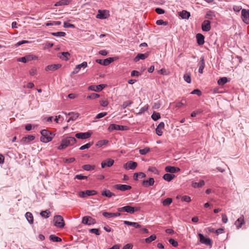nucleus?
Returning a JSON list of instances; mask_svg holds the SVG:
<instances>
[{"mask_svg": "<svg viewBox=\"0 0 249 249\" xmlns=\"http://www.w3.org/2000/svg\"><path fill=\"white\" fill-rule=\"evenodd\" d=\"M76 139L72 137H68L63 139L60 144L57 147L59 150L65 149L69 146L72 145L76 142Z\"/></svg>", "mask_w": 249, "mask_h": 249, "instance_id": "obj_1", "label": "nucleus"}, {"mask_svg": "<svg viewBox=\"0 0 249 249\" xmlns=\"http://www.w3.org/2000/svg\"><path fill=\"white\" fill-rule=\"evenodd\" d=\"M40 133L41 134L40 138V141L45 143L51 141L54 136L53 133L46 129L42 130Z\"/></svg>", "mask_w": 249, "mask_h": 249, "instance_id": "obj_2", "label": "nucleus"}, {"mask_svg": "<svg viewBox=\"0 0 249 249\" xmlns=\"http://www.w3.org/2000/svg\"><path fill=\"white\" fill-rule=\"evenodd\" d=\"M140 207H131L130 206H126L123 207L118 208L117 210L118 212H124L130 213H133L135 212L140 211Z\"/></svg>", "mask_w": 249, "mask_h": 249, "instance_id": "obj_3", "label": "nucleus"}, {"mask_svg": "<svg viewBox=\"0 0 249 249\" xmlns=\"http://www.w3.org/2000/svg\"><path fill=\"white\" fill-rule=\"evenodd\" d=\"M54 225L58 228H62L65 226L64 219L62 216L55 215L53 218Z\"/></svg>", "mask_w": 249, "mask_h": 249, "instance_id": "obj_4", "label": "nucleus"}, {"mask_svg": "<svg viewBox=\"0 0 249 249\" xmlns=\"http://www.w3.org/2000/svg\"><path fill=\"white\" fill-rule=\"evenodd\" d=\"M37 57L33 54H28L24 57L18 58L17 59L18 62H21L23 63H27L30 61L36 59Z\"/></svg>", "mask_w": 249, "mask_h": 249, "instance_id": "obj_5", "label": "nucleus"}, {"mask_svg": "<svg viewBox=\"0 0 249 249\" xmlns=\"http://www.w3.org/2000/svg\"><path fill=\"white\" fill-rule=\"evenodd\" d=\"M109 11L107 10H99L96 18L99 19H106L109 17Z\"/></svg>", "mask_w": 249, "mask_h": 249, "instance_id": "obj_6", "label": "nucleus"}, {"mask_svg": "<svg viewBox=\"0 0 249 249\" xmlns=\"http://www.w3.org/2000/svg\"><path fill=\"white\" fill-rule=\"evenodd\" d=\"M199 238V241L201 243L209 246L210 247L212 246V240L209 238H205L201 233L198 234Z\"/></svg>", "mask_w": 249, "mask_h": 249, "instance_id": "obj_7", "label": "nucleus"}, {"mask_svg": "<svg viewBox=\"0 0 249 249\" xmlns=\"http://www.w3.org/2000/svg\"><path fill=\"white\" fill-rule=\"evenodd\" d=\"M97 194V191L95 190H86L79 192V196L83 198L89 196H94Z\"/></svg>", "mask_w": 249, "mask_h": 249, "instance_id": "obj_8", "label": "nucleus"}, {"mask_svg": "<svg viewBox=\"0 0 249 249\" xmlns=\"http://www.w3.org/2000/svg\"><path fill=\"white\" fill-rule=\"evenodd\" d=\"M82 223L85 225H91L96 223V220L89 216H86L83 217Z\"/></svg>", "mask_w": 249, "mask_h": 249, "instance_id": "obj_9", "label": "nucleus"}, {"mask_svg": "<svg viewBox=\"0 0 249 249\" xmlns=\"http://www.w3.org/2000/svg\"><path fill=\"white\" fill-rule=\"evenodd\" d=\"M241 17L243 21L246 24H249V11L245 9L241 11Z\"/></svg>", "mask_w": 249, "mask_h": 249, "instance_id": "obj_10", "label": "nucleus"}, {"mask_svg": "<svg viewBox=\"0 0 249 249\" xmlns=\"http://www.w3.org/2000/svg\"><path fill=\"white\" fill-rule=\"evenodd\" d=\"M125 126L123 125H120L114 124H112L109 125L108 130L109 131H112L114 130H124Z\"/></svg>", "mask_w": 249, "mask_h": 249, "instance_id": "obj_11", "label": "nucleus"}, {"mask_svg": "<svg viewBox=\"0 0 249 249\" xmlns=\"http://www.w3.org/2000/svg\"><path fill=\"white\" fill-rule=\"evenodd\" d=\"M113 187L115 189L121 191L129 190L132 188L131 186L130 185L121 184H116L113 186Z\"/></svg>", "mask_w": 249, "mask_h": 249, "instance_id": "obj_12", "label": "nucleus"}, {"mask_svg": "<svg viewBox=\"0 0 249 249\" xmlns=\"http://www.w3.org/2000/svg\"><path fill=\"white\" fill-rule=\"evenodd\" d=\"M105 87L106 85L104 84H100L97 86L91 85L88 87V89L96 92H99L101 91L104 88H105Z\"/></svg>", "mask_w": 249, "mask_h": 249, "instance_id": "obj_13", "label": "nucleus"}, {"mask_svg": "<svg viewBox=\"0 0 249 249\" xmlns=\"http://www.w3.org/2000/svg\"><path fill=\"white\" fill-rule=\"evenodd\" d=\"M114 61V59L113 58L109 57L107 59H105L104 60L102 59H96V62L100 64L101 65H104V66H107L109 64H110L111 62H112Z\"/></svg>", "mask_w": 249, "mask_h": 249, "instance_id": "obj_14", "label": "nucleus"}, {"mask_svg": "<svg viewBox=\"0 0 249 249\" xmlns=\"http://www.w3.org/2000/svg\"><path fill=\"white\" fill-rule=\"evenodd\" d=\"M137 163L133 161L127 162L124 165V168L126 170L135 169L137 166Z\"/></svg>", "mask_w": 249, "mask_h": 249, "instance_id": "obj_15", "label": "nucleus"}, {"mask_svg": "<svg viewBox=\"0 0 249 249\" xmlns=\"http://www.w3.org/2000/svg\"><path fill=\"white\" fill-rule=\"evenodd\" d=\"M114 160L111 159H107L106 160L103 161L101 163V167L104 168L105 167H110L113 165Z\"/></svg>", "mask_w": 249, "mask_h": 249, "instance_id": "obj_16", "label": "nucleus"}, {"mask_svg": "<svg viewBox=\"0 0 249 249\" xmlns=\"http://www.w3.org/2000/svg\"><path fill=\"white\" fill-rule=\"evenodd\" d=\"M202 30L203 31L208 32L211 30V22L209 20H205L202 23Z\"/></svg>", "mask_w": 249, "mask_h": 249, "instance_id": "obj_17", "label": "nucleus"}, {"mask_svg": "<svg viewBox=\"0 0 249 249\" xmlns=\"http://www.w3.org/2000/svg\"><path fill=\"white\" fill-rule=\"evenodd\" d=\"M154 179L152 178H149L148 180H144L142 182V185L144 187H148L154 185Z\"/></svg>", "mask_w": 249, "mask_h": 249, "instance_id": "obj_18", "label": "nucleus"}, {"mask_svg": "<svg viewBox=\"0 0 249 249\" xmlns=\"http://www.w3.org/2000/svg\"><path fill=\"white\" fill-rule=\"evenodd\" d=\"M164 128V123L163 122H160L157 126L156 129V133L158 136H161L163 132L162 130Z\"/></svg>", "mask_w": 249, "mask_h": 249, "instance_id": "obj_19", "label": "nucleus"}, {"mask_svg": "<svg viewBox=\"0 0 249 249\" xmlns=\"http://www.w3.org/2000/svg\"><path fill=\"white\" fill-rule=\"evenodd\" d=\"M35 137L33 135H28L27 137H24L21 140V142L23 144H27L30 142L34 140Z\"/></svg>", "mask_w": 249, "mask_h": 249, "instance_id": "obj_20", "label": "nucleus"}, {"mask_svg": "<svg viewBox=\"0 0 249 249\" xmlns=\"http://www.w3.org/2000/svg\"><path fill=\"white\" fill-rule=\"evenodd\" d=\"M61 67V64H52V65L47 66L45 68V70L46 71H54L58 70V69H59Z\"/></svg>", "mask_w": 249, "mask_h": 249, "instance_id": "obj_21", "label": "nucleus"}, {"mask_svg": "<svg viewBox=\"0 0 249 249\" xmlns=\"http://www.w3.org/2000/svg\"><path fill=\"white\" fill-rule=\"evenodd\" d=\"M180 170L179 168H176L174 166H167L165 168V171L167 173H175Z\"/></svg>", "mask_w": 249, "mask_h": 249, "instance_id": "obj_22", "label": "nucleus"}, {"mask_svg": "<svg viewBox=\"0 0 249 249\" xmlns=\"http://www.w3.org/2000/svg\"><path fill=\"white\" fill-rule=\"evenodd\" d=\"M244 223V217L243 215H242L239 218H238L235 222V225H236L237 229L240 228Z\"/></svg>", "mask_w": 249, "mask_h": 249, "instance_id": "obj_23", "label": "nucleus"}, {"mask_svg": "<svg viewBox=\"0 0 249 249\" xmlns=\"http://www.w3.org/2000/svg\"><path fill=\"white\" fill-rule=\"evenodd\" d=\"M92 133L88 131L85 133H79V139H86L91 136Z\"/></svg>", "mask_w": 249, "mask_h": 249, "instance_id": "obj_24", "label": "nucleus"}, {"mask_svg": "<svg viewBox=\"0 0 249 249\" xmlns=\"http://www.w3.org/2000/svg\"><path fill=\"white\" fill-rule=\"evenodd\" d=\"M197 43L198 45H201L204 43V36L201 34H197L196 35Z\"/></svg>", "mask_w": 249, "mask_h": 249, "instance_id": "obj_25", "label": "nucleus"}, {"mask_svg": "<svg viewBox=\"0 0 249 249\" xmlns=\"http://www.w3.org/2000/svg\"><path fill=\"white\" fill-rule=\"evenodd\" d=\"M205 60L204 57H202L200 58V61L199 63V69H198V72L200 73H203V70L205 67Z\"/></svg>", "mask_w": 249, "mask_h": 249, "instance_id": "obj_26", "label": "nucleus"}, {"mask_svg": "<svg viewBox=\"0 0 249 249\" xmlns=\"http://www.w3.org/2000/svg\"><path fill=\"white\" fill-rule=\"evenodd\" d=\"M70 53L68 52H63L61 53H59L58 54V56L61 59L64 60H67L69 59L70 57Z\"/></svg>", "mask_w": 249, "mask_h": 249, "instance_id": "obj_27", "label": "nucleus"}, {"mask_svg": "<svg viewBox=\"0 0 249 249\" xmlns=\"http://www.w3.org/2000/svg\"><path fill=\"white\" fill-rule=\"evenodd\" d=\"M148 57V54L146 53H139L134 59L135 62L139 61L140 59L143 60Z\"/></svg>", "mask_w": 249, "mask_h": 249, "instance_id": "obj_28", "label": "nucleus"}, {"mask_svg": "<svg viewBox=\"0 0 249 249\" xmlns=\"http://www.w3.org/2000/svg\"><path fill=\"white\" fill-rule=\"evenodd\" d=\"M70 116L69 118L67 120V122L70 123L71 121H75L78 118V114L74 113L73 112H70L68 114Z\"/></svg>", "mask_w": 249, "mask_h": 249, "instance_id": "obj_29", "label": "nucleus"}, {"mask_svg": "<svg viewBox=\"0 0 249 249\" xmlns=\"http://www.w3.org/2000/svg\"><path fill=\"white\" fill-rule=\"evenodd\" d=\"M175 178V175L174 174H165L163 176V178L167 181H170Z\"/></svg>", "mask_w": 249, "mask_h": 249, "instance_id": "obj_30", "label": "nucleus"}, {"mask_svg": "<svg viewBox=\"0 0 249 249\" xmlns=\"http://www.w3.org/2000/svg\"><path fill=\"white\" fill-rule=\"evenodd\" d=\"M124 223L127 225L132 226L135 228H140L141 227V226L137 222H130L128 221H124Z\"/></svg>", "mask_w": 249, "mask_h": 249, "instance_id": "obj_31", "label": "nucleus"}, {"mask_svg": "<svg viewBox=\"0 0 249 249\" xmlns=\"http://www.w3.org/2000/svg\"><path fill=\"white\" fill-rule=\"evenodd\" d=\"M179 16L183 19H188L190 17V13L186 10H183L180 12Z\"/></svg>", "mask_w": 249, "mask_h": 249, "instance_id": "obj_32", "label": "nucleus"}, {"mask_svg": "<svg viewBox=\"0 0 249 249\" xmlns=\"http://www.w3.org/2000/svg\"><path fill=\"white\" fill-rule=\"evenodd\" d=\"M102 196H105L107 197H111L113 196H115V195L111 192L109 190H106L102 192Z\"/></svg>", "mask_w": 249, "mask_h": 249, "instance_id": "obj_33", "label": "nucleus"}, {"mask_svg": "<svg viewBox=\"0 0 249 249\" xmlns=\"http://www.w3.org/2000/svg\"><path fill=\"white\" fill-rule=\"evenodd\" d=\"M70 0H61L55 3V6L68 5L70 3Z\"/></svg>", "mask_w": 249, "mask_h": 249, "instance_id": "obj_34", "label": "nucleus"}, {"mask_svg": "<svg viewBox=\"0 0 249 249\" xmlns=\"http://www.w3.org/2000/svg\"><path fill=\"white\" fill-rule=\"evenodd\" d=\"M205 184L204 181L202 180L199 182H193L192 186L194 188H200L203 186Z\"/></svg>", "mask_w": 249, "mask_h": 249, "instance_id": "obj_35", "label": "nucleus"}, {"mask_svg": "<svg viewBox=\"0 0 249 249\" xmlns=\"http://www.w3.org/2000/svg\"><path fill=\"white\" fill-rule=\"evenodd\" d=\"M25 217H26L27 220H28V221L30 223L32 224L33 223L34 218H33V214H32V213H31L30 212H27L25 214Z\"/></svg>", "mask_w": 249, "mask_h": 249, "instance_id": "obj_36", "label": "nucleus"}, {"mask_svg": "<svg viewBox=\"0 0 249 249\" xmlns=\"http://www.w3.org/2000/svg\"><path fill=\"white\" fill-rule=\"evenodd\" d=\"M156 236L155 234H152L149 237L145 239V241L146 243H150L151 242L155 240L156 239Z\"/></svg>", "mask_w": 249, "mask_h": 249, "instance_id": "obj_37", "label": "nucleus"}, {"mask_svg": "<svg viewBox=\"0 0 249 249\" xmlns=\"http://www.w3.org/2000/svg\"><path fill=\"white\" fill-rule=\"evenodd\" d=\"M108 142V141L106 140H100L97 142L96 144V146L99 147H101L103 145H106Z\"/></svg>", "mask_w": 249, "mask_h": 249, "instance_id": "obj_38", "label": "nucleus"}, {"mask_svg": "<svg viewBox=\"0 0 249 249\" xmlns=\"http://www.w3.org/2000/svg\"><path fill=\"white\" fill-rule=\"evenodd\" d=\"M50 240L53 242H60L62 241L61 239L54 234H51L49 236Z\"/></svg>", "mask_w": 249, "mask_h": 249, "instance_id": "obj_39", "label": "nucleus"}, {"mask_svg": "<svg viewBox=\"0 0 249 249\" xmlns=\"http://www.w3.org/2000/svg\"><path fill=\"white\" fill-rule=\"evenodd\" d=\"M94 165H91L89 164H86L82 166V168L86 171L93 170L95 169Z\"/></svg>", "mask_w": 249, "mask_h": 249, "instance_id": "obj_40", "label": "nucleus"}, {"mask_svg": "<svg viewBox=\"0 0 249 249\" xmlns=\"http://www.w3.org/2000/svg\"><path fill=\"white\" fill-rule=\"evenodd\" d=\"M151 118L154 121H157L160 118V114L159 112H154L151 115Z\"/></svg>", "mask_w": 249, "mask_h": 249, "instance_id": "obj_41", "label": "nucleus"}, {"mask_svg": "<svg viewBox=\"0 0 249 249\" xmlns=\"http://www.w3.org/2000/svg\"><path fill=\"white\" fill-rule=\"evenodd\" d=\"M227 82H228L227 78L225 77H224L220 78L218 80L217 83L219 85L223 86L224 84H225Z\"/></svg>", "mask_w": 249, "mask_h": 249, "instance_id": "obj_42", "label": "nucleus"}, {"mask_svg": "<svg viewBox=\"0 0 249 249\" xmlns=\"http://www.w3.org/2000/svg\"><path fill=\"white\" fill-rule=\"evenodd\" d=\"M183 78L187 83H190L191 82V74L190 73H185Z\"/></svg>", "mask_w": 249, "mask_h": 249, "instance_id": "obj_43", "label": "nucleus"}, {"mask_svg": "<svg viewBox=\"0 0 249 249\" xmlns=\"http://www.w3.org/2000/svg\"><path fill=\"white\" fill-rule=\"evenodd\" d=\"M172 202V199L171 198H167L164 199L162 203V205L164 206H167L170 205Z\"/></svg>", "mask_w": 249, "mask_h": 249, "instance_id": "obj_44", "label": "nucleus"}, {"mask_svg": "<svg viewBox=\"0 0 249 249\" xmlns=\"http://www.w3.org/2000/svg\"><path fill=\"white\" fill-rule=\"evenodd\" d=\"M149 151H150V148L148 147H146L142 149H140L139 153L141 155H146Z\"/></svg>", "mask_w": 249, "mask_h": 249, "instance_id": "obj_45", "label": "nucleus"}, {"mask_svg": "<svg viewBox=\"0 0 249 249\" xmlns=\"http://www.w3.org/2000/svg\"><path fill=\"white\" fill-rule=\"evenodd\" d=\"M52 35L54 36L60 37L64 36L66 35V33L63 32H58L55 33H52Z\"/></svg>", "mask_w": 249, "mask_h": 249, "instance_id": "obj_46", "label": "nucleus"}, {"mask_svg": "<svg viewBox=\"0 0 249 249\" xmlns=\"http://www.w3.org/2000/svg\"><path fill=\"white\" fill-rule=\"evenodd\" d=\"M100 95L98 94L92 93L90 95L87 96V99H95L99 98Z\"/></svg>", "mask_w": 249, "mask_h": 249, "instance_id": "obj_47", "label": "nucleus"}, {"mask_svg": "<svg viewBox=\"0 0 249 249\" xmlns=\"http://www.w3.org/2000/svg\"><path fill=\"white\" fill-rule=\"evenodd\" d=\"M49 214H50V212H48L47 210L46 211H42L41 213H40V215L42 217H44V218H48L49 217Z\"/></svg>", "mask_w": 249, "mask_h": 249, "instance_id": "obj_48", "label": "nucleus"}, {"mask_svg": "<svg viewBox=\"0 0 249 249\" xmlns=\"http://www.w3.org/2000/svg\"><path fill=\"white\" fill-rule=\"evenodd\" d=\"M132 103L133 102L130 100L125 101L123 103V104L122 105V107L123 108H125L126 107H127L128 106L131 105L132 104Z\"/></svg>", "mask_w": 249, "mask_h": 249, "instance_id": "obj_49", "label": "nucleus"}, {"mask_svg": "<svg viewBox=\"0 0 249 249\" xmlns=\"http://www.w3.org/2000/svg\"><path fill=\"white\" fill-rule=\"evenodd\" d=\"M103 215L107 218L113 217V213L108 212H103Z\"/></svg>", "mask_w": 249, "mask_h": 249, "instance_id": "obj_50", "label": "nucleus"}, {"mask_svg": "<svg viewBox=\"0 0 249 249\" xmlns=\"http://www.w3.org/2000/svg\"><path fill=\"white\" fill-rule=\"evenodd\" d=\"M89 231L92 233H94L97 235H99L100 234L99 230L98 229H91L89 230Z\"/></svg>", "mask_w": 249, "mask_h": 249, "instance_id": "obj_51", "label": "nucleus"}, {"mask_svg": "<svg viewBox=\"0 0 249 249\" xmlns=\"http://www.w3.org/2000/svg\"><path fill=\"white\" fill-rule=\"evenodd\" d=\"M92 143H88L82 146H81L80 148H79V149L80 150H84L85 149H88L90 147V146L92 145Z\"/></svg>", "mask_w": 249, "mask_h": 249, "instance_id": "obj_52", "label": "nucleus"}, {"mask_svg": "<svg viewBox=\"0 0 249 249\" xmlns=\"http://www.w3.org/2000/svg\"><path fill=\"white\" fill-rule=\"evenodd\" d=\"M169 242L174 247H177L178 246V242L174 239H170L169 240Z\"/></svg>", "mask_w": 249, "mask_h": 249, "instance_id": "obj_53", "label": "nucleus"}, {"mask_svg": "<svg viewBox=\"0 0 249 249\" xmlns=\"http://www.w3.org/2000/svg\"><path fill=\"white\" fill-rule=\"evenodd\" d=\"M149 106L148 105H146L144 106L143 107H142L140 110V112H139V114H142L145 111H147L148 109Z\"/></svg>", "mask_w": 249, "mask_h": 249, "instance_id": "obj_54", "label": "nucleus"}, {"mask_svg": "<svg viewBox=\"0 0 249 249\" xmlns=\"http://www.w3.org/2000/svg\"><path fill=\"white\" fill-rule=\"evenodd\" d=\"M181 200L183 201H185L186 202H189L191 201V197L187 196H183L181 197Z\"/></svg>", "mask_w": 249, "mask_h": 249, "instance_id": "obj_55", "label": "nucleus"}, {"mask_svg": "<svg viewBox=\"0 0 249 249\" xmlns=\"http://www.w3.org/2000/svg\"><path fill=\"white\" fill-rule=\"evenodd\" d=\"M100 104L101 106L105 107L108 105V102L107 100H101L100 101Z\"/></svg>", "mask_w": 249, "mask_h": 249, "instance_id": "obj_56", "label": "nucleus"}, {"mask_svg": "<svg viewBox=\"0 0 249 249\" xmlns=\"http://www.w3.org/2000/svg\"><path fill=\"white\" fill-rule=\"evenodd\" d=\"M184 100V99H182L181 100V101L180 102H177L176 103V107H178V108H180V107H183V106H184L185 105V103H184L183 102V101Z\"/></svg>", "mask_w": 249, "mask_h": 249, "instance_id": "obj_57", "label": "nucleus"}, {"mask_svg": "<svg viewBox=\"0 0 249 249\" xmlns=\"http://www.w3.org/2000/svg\"><path fill=\"white\" fill-rule=\"evenodd\" d=\"M29 74L31 76H34L36 74V69L35 68H32L29 71Z\"/></svg>", "mask_w": 249, "mask_h": 249, "instance_id": "obj_58", "label": "nucleus"}, {"mask_svg": "<svg viewBox=\"0 0 249 249\" xmlns=\"http://www.w3.org/2000/svg\"><path fill=\"white\" fill-rule=\"evenodd\" d=\"M141 75V73L137 71H135V70H134V71H132L131 72V76H139Z\"/></svg>", "mask_w": 249, "mask_h": 249, "instance_id": "obj_59", "label": "nucleus"}, {"mask_svg": "<svg viewBox=\"0 0 249 249\" xmlns=\"http://www.w3.org/2000/svg\"><path fill=\"white\" fill-rule=\"evenodd\" d=\"M107 115V112H101V113H100L99 114H98L96 117H95V118L96 119H100L101 118H103L104 117V116H105L106 115Z\"/></svg>", "mask_w": 249, "mask_h": 249, "instance_id": "obj_60", "label": "nucleus"}, {"mask_svg": "<svg viewBox=\"0 0 249 249\" xmlns=\"http://www.w3.org/2000/svg\"><path fill=\"white\" fill-rule=\"evenodd\" d=\"M191 93L192 94H196L200 96L201 95V91L199 89H196L193 90Z\"/></svg>", "mask_w": 249, "mask_h": 249, "instance_id": "obj_61", "label": "nucleus"}, {"mask_svg": "<svg viewBox=\"0 0 249 249\" xmlns=\"http://www.w3.org/2000/svg\"><path fill=\"white\" fill-rule=\"evenodd\" d=\"M88 67V64L87 62H83L82 63L79 64V71L82 68L85 69Z\"/></svg>", "mask_w": 249, "mask_h": 249, "instance_id": "obj_62", "label": "nucleus"}, {"mask_svg": "<svg viewBox=\"0 0 249 249\" xmlns=\"http://www.w3.org/2000/svg\"><path fill=\"white\" fill-rule=\"evenodd\" d=\"M156 24L157 25H166L167 24V22L166 21H164L162 19H159V20H158L157 21H156Z\"/></svg>", "mask_w": 249, "mask_h": 249, "instance_id": "obj_63", "label": "nucleus"}, {"mask_svg": "<svg viewBox=\"0 0 249 249\" xmlns=\"http://www.w3.org/2000/svg\"><path fill=\"white\" fill-rule=\"evenodd\" d=\"M213 14L211 11L209 12L206 15L205 18L208 19H212L213 18Z\"/></svg>", "mask_w": 249, "mask_h": 249, "instance_id": "obj_64", "label": "nucleus"}]
</instances>
